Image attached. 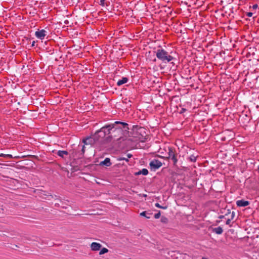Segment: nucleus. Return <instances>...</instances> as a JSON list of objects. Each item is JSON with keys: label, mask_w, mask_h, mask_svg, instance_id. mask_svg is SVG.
<instances>
[{"label": "nucleus", "mask_w": 259, "mask_h": 259, "mask_svg": "<svg viewBox=\"0 0 259 259\" xmlns=\"http://www.w3.org/2000/svg\"><path fill=\"white\" fill-rule=\"evenodd\" d=\"M146 211H144L140 213V215H141V216H143V217H146V218L149 219L150 217H147V216H146Z\"/></svg>", "instance_id": "20"}, {"label": "nucleus", "mask_w": 259, "mask_h": 259, "mask_svg": "<svg viewBox=\"0 0 259 259\" xmlns=\"http://www.w3.org/2000/svg\"><path fill=\"white\" fill-rule=\"evenodd\" d=\"M156 56L158 59L164 63H168L174 59V57L163 49H158L156 52Z\"/></svg>", "instance_id": "2"}, {"label": "nucleus", "mask_w": 259, "mask_h": 259, "mask_svg": "<svg viewBox=\"0 0 259 259\" xmlns=\"http://www.w3.org/2000/svg\"><path fill=\"white\" fill-rule=\"evenodd\" d=\"M212 232L213 233H215L217 234H219L220 235V234H221L223 233V230L222 228L221 227L219 226L218 227L213 228L212 229Z\"/></svg>", "instance_id": "12"}, {"label": "nucleus", "mask_w": 259, "mask_h": 259, "mask_svg": "<svg viewBox=\"0 0 259 259\" xmlns=\"http://www.w3.org/2000/svg\"><path fill=\"white\" fill-rule=\"evenodd\" d=\"M202 259H208V258H207V257H203L202 258Z\"/></svg>", "instance_id": "32"}, {"label": "nucleus", "mask_w": 259, "mask_h": 259, "mask_svg": "<svg viewBox=\"0 0 259 259\" xmlns=\"http://www.w3.org/2000/svg\"><path fill=\"white\" fill-rule=\"evenodd\" d=\"M95 139L98 140L97 139H95V137L94 138L88 137L83 140V142L85 145H91L94 142Z\"/></svg>", "instance_id": "9"}, {"label": "nucleus", "mask_w": 259, "mask_h": 259, "mask_svg": "<svg viewBox=\"0 0 259 259\" xmlns=\"http://www.w3.org/2000/svg\"><path fill=\"white\" fill-rule=\"evenodd\" d=\"M99 4L100 5L104 6L105 4V0H100Z\"/></svg>", "instance_id": "22"}, {"label": "nucleus", "mask_w": 259, "mask_h": 259, "mask_svg": "<svg viewBox=\"0 0 259 259\" xmlns=\"http://www.w3.org/2000/svg\"><path fill=\"white\" fill-rule=\"evenodd\" d=\"M122 128L125 131L128 130V124L126 122L115 121L114 123L107 124L102 127L100 130L97 131L95 133L94 137L95 139H97L98 136L103 138L106 135L109 134L110 131L113 129L121 133Z\"/></svg>", "instance_id": "1"}, {"label": "nucleus", "mask_w": 259, "mask_h": 259, "mask_svg": "<svg viewBox=\"0 0 259 259\" xmlns=\"http://www.w3.org/2000/svg\"><path fill=\"white\" fill-rule=\"evenodd\" d=\"M139 173L143 175L146 176L148 174V170L146 168H143Z\"/></svg>", "instance_id": "16"}, {"label": "nucleus", "mask_w": 259, "mask_h": 259, "mask_svg": "<svg viewBox=\"0 0 259 259\" xmlns=\"http://www.w3.org/2000/svg\"><path fill=\"white\" fill-rule=\"evenodd\" d=\"M222 16H224V15L223 14H222Z\"/></svg>", "instance_id": "35"}, {"label": "nucleus", "mask_w": 259, "mask_h": 259, "mask_svg": "<svg viewBox=\"0 0 259 259\" xmlns=\"http://www.w3.org/2000/svg\"><path fill=\"white\" fill-rule=\"evenodd\" d=\"M168 158L172 160L174 165H176L178 162V159L176 157L175 152L171 147H168Z\"/></svg>", "instance_id": "4"}, {"label": "nucleus", "mask_w": 259, "mask_h": 259, "mask_svg": "<svg viewBox=\"0 0 259 259\" xmlns=\"http://www.w3.org/2000/svg\"><path fill=\"white\" fill-rule=\"evenodd\" d=\"M160 215H161L160 212H158V213L155 214L154 218L157 219H159L160 217Z\"/></svg>", "instance_id": "21"}, {"label": "nucleus", "mask_w": 259, "mask_h": 259, "mask_svg": "<svg viewBox=\"0 0 259 259\" xmlns=\"http://www.w3.org/2000/svg\"><path fill=\"white\" fill-rule=\"evenodd\" d=\"M117 160H118V161L125 160L126 162L128 161V160L127 159L126 156L125 157L121 156V157H118Z\"/></svg>", "instance_id": "18"}, {"label": "nucleus", "mask_w": 259, "mask_h": 259, "mask_svg": "<svg viewBox=\"0 0 259 259\" xmlns=\"http://www.w3.org/2000/svg\"><path fill=\"white\" fill-rule=\"evenodd\" d=\"M102 245L101 244L97 242H93L91 244V249L93 251H98L99 250L101 247Z\"/></svg>", "instance_id": "7"}, {"label": "nucleus", "mask_w": 259, "mask_h": 259, "mask_svg": "<svg viewBox=\"0 0 259 259\" xmlns=\"http://www.w3.org/2000/svg\"><path fill=\"white\" fill-rule=\"evenodd\" d=\"M230 217V215H229L227 217V218H229Z\"/></svg>", "instance_id": "33"}, {"label": "nucleus", "mask_w": 259, "mask_h": 259, "mask_svg": "<svg viewBox=\"0 0 259 259\" xmlns=\"http://www.w3.org/2000/svg\"><path fill=\"white\" fill-rule=\"evenodd\" d=\"M162 162L159 160L154 159L151 160L149 163V165L152 170H155L162 166Z\"/></svg>", "instance_id": "3"}, {"label": "nucleus", "mask_w": 259, "mask_h": 259, "mask_svg": "<svg viewBox=\"0 0 259 259\" xmlns=\"http://www.w3.org/2000/svg\"><path fill=\"white\" fill-rule=\"evenodd\" d=\"M6 154L2 153L0 154V157H6Z\"/></svg>", "instance_id": "30"}, {"label": "nucleus", "mask_w": 259, "mask_h": 259, "mask_svg": "<svg viewBox=\"0 0 259 259\" xmlns=\"http://www.w3.org/2000/svg\"><path fill=\"white\" fill-rule=\"evenodd\" d=\"M254 17H252V20H253H253H254Z\"/></svg>", "instance_id": "34"}, {"label": "nucleus", "mask_w": 259, "mask_h": 259, "mask_svg": "<svg viewBox=\"0 0 259 259\" xmlns=\"http://www.w3.org/2000/svg\"><path fill=\"white\" fill-rule=\"evenodd\" d=\"M169 14V13H166V14H165V16L168 17V15Z\"/></svg>", "instance_id": "31"}, {"label": "nucleus", "mask_w": 259, "mask_h": 259, "mask_svg": "<svg viewBox=\"0 0 259 259\" xmlns=\"http://www.w3.org/2000/svg\"><path fill=\"white\" fill-rule=\"evenodd\" d=\"M81 151H82L83 153L84 152V151H85V147H84V146H82V149H81Z\"/></svg>", "instance_id": "29"}, {"label": "nucleus", "mask_w": 259, "mask_h": 259, "mask_svg": "<svg viewBox=\"0 0 259 259\" xmlns=\"http://www.w3.org/2000/svg\"><path fill=\"white\" fill-rule=\"evenodd\" d=\"M252 14H253L251 12H248L247 14V16H252Z\"/></svg>", "instance_id": "28"}, {"label": "nucleus", "mask_w": 259, "mask_h": 259, "mask_svg": "<svg viewBox=\"0 0 259 259\" xmlns=\"http://www.w3.org/2000/svg\"><path fill=\"white\" fill-rule=\"evenodd\" d=\"M236 204L239 207H245L249 204V202L243 199L239 200L236 201Z\"/></svg>", "instance_id": "6"}, {"label": "nucleus", "mask_w": 259, "mask_h": 259, "mask_svg": "<svg viewBox=\"0 0 259 259\" xmlns=\"http://www.w3.org/2000/svg\"><path fill=\"white\" fill-rule=\"evenodd\" d=\"M6 157H7L8 158H10L13 157L12 155L11 154H6Z\"/></svg>", "instance_id": "27"}, {"label": "nucleus", "mask_w": 259, "mask_h": 259, "mask_svg": "<svg viewBox=\"0 0 259 259\" xmlns=\"http://www.w3.org/2000/svg\"><path fill=\"white\" fill-rule=\"evenodd\" d=\"M155 206L156 207L162 208L163 209H166L167 208V207H166V206H164V207L161 206L158 203H156L155 204Z\"/></svg>", "instance_id": "19"}, {"label": "nucleus", "mask_w": 259, "mask_h": 259, "mask_svg": "<svg viewBox=\"0 0 259 259\" xmlns=\"http://www.w3.org/2000/svg\"><path fill=\"white\" fill-rule=\"evenodd\" d=\"M226 212H225V214L224 215H220L219 217V219H226V218H227V216H228L229 215V214H230V212L231 211V210L230 209H227L225 211Z\"/></svg>", "instance_id": "13"}, {"label": "nucleus", "mask_w": 259, "mask_h": 259, "mask_svg": "<svg viewBox=\"0 0 259 259\" xmlns=\"http://www.w3.org/2000/svg\"><path fill=\"white\" fill-rule=\"evenodd\" d=\"M257 7H258V5L257 4H254L252 6V9H256L257 8Z\"/></svg>", "instance_id": "25"}, {"label": "nucleus", "mask_w": 259, "mask_h": 259, "mask_svg": "<svg viewBox=\"0 0 259 259\" xmlns=\"http://www.w3.org/2000/svg\"><path fill=\"white\" fill-rule=\"evenodd\" d=\"M229 215H230V217L229 218H226L225 219L226 220V224L229 225L230 226H231V225H230L231 221L234 219L235 215V212L234 211H231Z\"/></svg>", "instance_id": "8"}, {"label": "nucleus", "mask_w": 259, "mask_h": 259, "mask_svg": "<svg viewBox=\"0 0 259 259\" xmlns=\"http://www.w3.org/2000/svg\"><path fill=\"white\" fill-rule=\"evenodd\" d=\"M189 159L191 162H195L196 161L197 156L194 155H193V154H192V155L190 156V157H189Z\"/></svg>", "instance_id": "15"}, {"label": "nucleus", "mask_w": 259, "mask_h": 259, "mask_svg": "<svg viewBox=\"0 0 259 259\" xmlns=\"http://www.w3.org/2000/svg\"><path fill=\"white\" fill-rule=\"evenodd\" d=\"M47 34V32L44 29L38 30L35 32V36L41 40L44 39Z\"/></svg>", "instance_id": "5"}, {"label": "nucleus", "mask_w": 259, "mask_h": 259, "mask_svg": "<svg viewBox=\"0 0 259 259\" xmlns=\"http://www.w3.org/2000/svg\"><path fill=\"white\" fill-rule=\"evenodd\" d=\"M125 156H126V157L127 159H128H128H129V158H130L131 157H132V154H126Z\"/></svg>", "instance_id": "24"}, {"label": "nucleus", "mask_w": 259, "mask_h": 259, "mask_svg": "<svg viewBox=\"0 0 259 259\" xmlns=\"http://www.w3.org/2000/svg\"><path fill=\"white\" fill-rule=\"evenodd\" d=\"M108 251V249H107L106 248H103L102 249H101L100 252H99V254H103L105 253H107V252Z\"/></svg>", "instance_id": "17"}, {"label": "nucleus", "mask_w": 259, "mask_h": 259, "mask_svg": "<svg viewBox=\"0 0 259 259\" xmlns=\"http://www.w3.org/2000/svg\"><path fill=\"white\" fill-rule=\"evenodd\" d=\"M110 159L109 158H106L104 161L101 162L100 164L105 165L106 166H109L111 165Z\"/></svg>", "instance_id": "10"}, {"label": "nucleus", "mask_w": 259, "mask_h": 259, "mask_svg": "<svg viewBox=\"0 0 259 259\" xmlns=\"http://www.w3.org/2000/svg\"><path fill=\"white\" fill-rule=\"evenodd\" d=\"M64 23L66 25L71 26V24H69V21L68 20H65Z\"/></svg>", "instance_id": "26"}, {"label": "nucleus", "mask_w": 259, "mask_h": 259, "mask_svg": "<svg viewBox=\"0 0 259 259\" xmlns=\"http://www.w3.org/2000/svg\"><path fill=\"white\" fill-rule=\"evenodd\" d=\"M128 81V78L126 77H123L121 79H119L117 82V85L118 86L121 85L123 84L126 83Z\"/></svg>", "instance_id": "11"}, {"label": "nucleus", "mask_w": 259, "mask_h": 259, "mask_svg": "<svg viewBox=\"0 0 259 259\" xmlns=\"http://www.w3.org/2000/svg\"><path fill=\"white\" fill-rule=\"evenodd\" d=\"M57 154L61 157H63L64 155H67L68 152L66 151L59 150L57 152Z\"/></svg>", "instance_id": "14"}, {"label": "nucleus", "mask_w": 259, "mask_h": 259, "mask_svg": "<svg viewBox=\"0 0 259 259\" xmlns=\"http://www.w3.org/2000/svg\"><path fill=\"white\" fill-rule=\"evenodd\" d=\"M166 8L167 9V10H165V12H166V13H171V11L169 8L166 7Z\"/></svg>", "instance_id": "23"}]
</instances>
